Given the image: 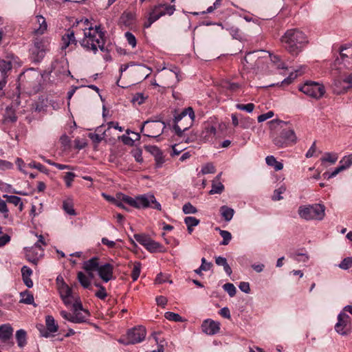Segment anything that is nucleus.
<instances>
[{
    "label": "nucleus",
    "instance_id": "obj_1",
    "mask_svg": "<svg viewBox=\"0 0 352 352\" xmlns=\"http://www.w3.org/2000/svg\"><path fill=\"white\" fill-rule=\"evenodd\" d=\"M104 35L105 32L102 29L100 25H91L84 29V38L80 44L87 51H91L96 54L98 49L102 52L104 51Z\"/></svg>",
    "mask_w": 352,
    "mask_h": 352
},
{
    "label": "nucleus",
    "instance_id": "obj_2",
    "mask_svg": "<svg viewBox=\"0 0 352 352\" xmlns=\"http://www.w3.org/2000/svg\"><path fill=\"white\" fill-rule=\"evenodd\" d=\"M285 49L292 54H298L308 43L307 36L300 30L292 29L287 30L282 37Z\"/></svg>",
    "mask_w": 352,
    "mask_h": 352
},
{
    "label": "nucleus",
    "instance_id": "obj_3",
    "mask_svg": "<svg viewBox=\"0 0 352 352\" xmlns=\"http://www.w3.org/2000/svg\"><path fill=\"white\" fill-rule=\"evenodd\" d=\"M271 128L279 126L281 130L276 135L273 137V143L278 148H285L295 144L297 142V137L294 131L289 128H283L285 123L279 120H274L270 122Z\"/></svg>",
    "mask_w": 352,
    "mask_h": 352
},
{
    "label": "nucleus",
    "instance_id": "obj_4",
    "mask_svg": "<svg viewBox=\"0 0 352 352\" xmlns=\"http://www.w3.org/2000/svg\"><path fill=\"white\" fill-rule=\"evenodd\" d=\"M117 198L124 204L135 208H145L151 207L157 210H161V204L156 200L153 195H143L135 198L123 193H117Z\"/></svg>",
    "mask_w": 352,
    "mask_h": 352
},
{
    "label": "nucleus",
    "instance_id": "obj_5",
    "mask_svg": "<svg viewBox=\"0 0 352 352\" xmlns=\"http://www.w3.org/2000/svg\"><path fill=\"white\" fill-rule=\"evenodd\" d=\"M298 213L300 218L306 221H321L325 216V206L320 204L300 206Z\"/></svg>",
    "mask_w": 352,
    "mask_h": 352
},
{
    "label": "nucleus",
    "instance_id": "obj_6",
    "mask_svg": "<svg viewBox=\"0 0 352 352\" xmlns=\"http://www.w3.org/2000/svg\"><path fill=\"white\" fill-rule=\"evenodd\" d=\"M72 313H68L66 311H61L60 316L65 320L73 323L85 322L89 316L88 310L82 307V302L80 299L73 302Z\"/></svg>",
    "mask_w": 352,
    "mask_h": 352
},
{
    "label": "nucleus",
    "instance_id": "obj_7",
    "mask_svg": "<svg viewBox=\"0 0 352 352\" xmlns=\"http://www.w3.org/2000/svg\"><path fill=\"white\" fill-rule=\"evenodd\" d=\"M194 120L195 112L193 109L189 107L184 109L175 117L174 129L176 133L181 135L183 131L188 129L192 125Z\"/></svg>",
    "mask_w": 352,
    "mask_h": 352
},
{
    "label": "nucleus",
    "instance_id": "obj_8",
    "mask_svg": "<svg viewBox=\"0 0 352 352\" xmlns=\"http://www.w3.org/2000/svg\"><path fill=\"white\" fill-rule=\"evenodd\" d=\"M298 89L307 96L317 100L321 98L326 91L322 84L314 81L305 82Z\"/></svg>",
    "mask_w": 352,
    "mask_h": 352
},
{
    "label": "nucleus",
    "instance_id": "obj_9",
    "mask_svg": "<svg viewBox=\"0 0 352 352\" xmlns=\"http://www.w3.org/2000/svg\"><path fill=\"white\" fill-rule=\"evenodd\" d=\"M166 125L160 120H146L141 127V132L145 131L144 135L157 138L160 136L165 129Z\"/></svg>",
    "mask_w": 352,
    "mask_h": 352
},
{
    "label": "nucleus",
    "instance_id": "obj_10",
    "mask_svg": "<svg viewBox=\"0 0 352 352\" xmlns=\"http://www.w3.org/2000/svg\"><path fill=\"white\" fill-rule=\"evenodd\" d=\"M333 93L342 94L352 89V73L344 74L334 78L332 83Z\"/></svg>",
    "mask_w": 352,
    "mask_h": 352
},
{
    "label": "nucleus",
    "instance_id": "obj_11",
    "mask_svg": "<svg viewBox=\"0 0 352 352\" xmlns=\"http://www.w3.org/2000/svg\"><path fill=\"white\" fill-rule=\"evenodd\" d=\"M263 51H254L248 52L244 57L242 64L246 69H256L260 68L264 63V57L261 56Z\"/></svg>",
    "mask_w": 352,
    "mask_h": 352
},
{
    "label": "nucleus",
    "instance_id": "obj_12",
    "mask_svg": "<svg viewBox=\"0 0 352 352\" xmlns=\"http://www.w3.org/2000/svg\"><path fill=\"white\" fill-rule=\"evenodd\" d=\"M175 10V6L159 4L154 6L148 14V22H155L165 15H172Z\"/></svg>",
    "mask_w": 352,
    "mask_h": 352
},
{
    "label": "nucleus",
    "instance_id": "obj_13",
    "mask_svg": "<svg viewBox=\"0 0 352 352\" xmlns=\"http://www.w3.org/2000/svg\"><path fill=\"white\" fill-rule=\"evenodd\" d=\"M49 45L47 38H38L34 41V47L32 49V58L34 62H40L45 56Z\"/></svg>",
    "mask_w": 352,
    "mask_h": 352
},
{
    "label": "nucleus",
    "instance_id": "obj_14",
    "mask_svg": "<svg viewBox=\"0 0 352 352\" xmlns=\"http://www.w3.org/2000/svg\"><path fill=\"white\" fill-rule=\"evenodd\" d=\"M58 292L63 303L67 307L80 299L78 295L73 294L72 288L64 283L63 279L61 284L58 285Z\"/></svg>",
    "mask_w": 352,
    "mask_h": 352
},
{
    "label": "nucleus",
    "instance_id": "obj_15",
    "mask_svg": "<svg viewBox=\"0 0 352 352\" xmlns=\"http://www.w3.org/2000/svg\"><path fill=\"white\" fill-rule=\"evenodd\" d=\"M146 336V329L144 327L139 326L130 329L126 336L125 344H134L143 341Z\"/></svg>",
    "mask_w": 352,
    "mask_h": 352
},
{
    "label": "nucleus",
    "instance_id": "obj_16",
    "mask_svg": "<svg viewBox=\"0 0 352 352\" xmlns=\"http://www.w3.org/2000/svg\"><path fill=\"white\" fill-rule=\"evenodd\" d=\"M335 330L342 336H346L351 331L350 317L345 313H340L338 316V322Z\"/></svg>",
    "mask_w": 352,
    "mask_h": 352
},
{
    "label": "nucleus",
    "instance_id": "obj_17",
    "mask_svg": "<svg viewBox=\"0 0 352 352\" xmlns=\"http://www.w3.org/2000/svg\"><path fill=\"white\" fill-rule=\"evenodd\" d=\"M113 266L109 263L100 265L97 270L99 277L105 283L114 278Z\"/></svg>",
    "mask_w": 352,
    "mask_h": 352
},
{
    "label": "nucleus",
    "instance_id": "obj_18",
    "mask_svg": "<svg viewBox=\"0 0 352 352\" xmlns=\"http://www.w3.org/2000/svg\"><path fill=\"white\" fill-rule=\"evenodd\" d=\"M201 329L206 334L212 336L219 333L220 323L212 319H206L202 322Z\"/></svg>",
    "mask_w": 352,
    "mask_h": 352
},
{
    "label": "nucleus",
    "instance_id": "obj_19",
    "mask_svg": "<svg viewBox=\"0 0 352 352\" xmlns=\"http://www.w3.org/2000/svg\"><path fill=\"white\" fill-rule=\"evenodd\" d=\"M45 323L47 331H41V334L43 337L48 338L50 333H56L58 331V327L56 323L53 316H47L45 318Z\"/></svg>",
    "mask_w": 352,
    "mask_h": 352
},
{
    "label": "nucleus",
    "instance_id": "obj_20",
    "mask_svg": "<svg viewBox=\"0 0 352 352\" xmlns=\"http://www.w3.org/2000/svg\"><path fill=\"white\" fill-rule=\"evenodd\" d=\"M76 44V40L73 30L69 29L62 36L61 50H66L70 45Z\"/></svg>",
    "mask_w": 352,
    "mask_h": 352
},
{
    "label": "nucleus",
    "instance_id": "obj_21",
    "mask_svg": "<svg viewBox=\"0 0 352 352\" xmlns=\"http://www.w3.org/2000/svg\"><path fill=\"white\" fill-rule=\"evenodd\" d=\"M340 58L337 59V61L341 60L346 66H349L352 61V47H342L340 51Z\"/></svg>",
    "mask_w": 352,
    "mask_h": 352
},
{
    "label": "nucleus",
    "instance_id": "obj_22",
    "mask_svg": "<svg viewBox=\"0 0 352 352\" xmlns=\"http://www.w3.org/2000/svg\"><path fill=\"white\" fill-rule=\"evenodd\" d=\"M13 333V329L10 324H4L0 326V339L3 342L9 340Z\"/></svg>",
    "mask_w": 352,
    "mask_h": 352
},
{
    "label": "nucleus",
    "instance_id": "obj_23",
    "mask_svg": "<svg viewBox=\"0 0 352 352\" xmlns=\"http://www.w3.org/2000/svg\"><path fill=\"white\" fill-rule=\"evenodd\" d=\"M99 265V258L95 256L85 261L82 267L87 272H90V271H97Z\"/></svg>",
    "mask_w": 352,
    "mask_h": 352
},
{
    "label": "nucleus",
    "instance_id": "obj_24",
    "mask_svg": "<svg viewBox=\"0 0 352 352\" xmlns=\"http://www.w3.org/2000/svg\"><path fill=\"white\" fill-rule=\"evenodd\" d=\"M21 274L23 280L25 285L28 287L31 288L33 286V282L30 278L32 274V270L28 266H23L21 269Z\"/></svg>",
    "mask_w": 352,
    "mask_h": 352
},
{
    "label": "nucleus",
    "instance_id": "obj_25",
    "mask_svg": "<svg viewBox=\"0 0 352 352\" xmlns=\"http://www.w3.org/2000/svg\"><path fill=\"white\" fill-rule=\"evenodd\" d=\"M225 26L222 25L223 29H226L234 38L241 40L243 38V34L240 30L231 23H225Z\"/></svg>",
    "mask_w": 352,
    "mask_h": 352
},
{
    "label": "nucleus",
    "instance_id": "obj_26",
    "mask_svg": "<svg viewBox=\"0 0 352 352\" xmlns=\"http://www.w3.org/2000/svg\"><path fill=\"white\" fill-rule=\"evenodd\" d=\"M216 134V128L213 126H208L202 131L201 138L204 142H209L212 140Z\"/></svg>",
    "mask_w": 352,
    "mask_h": 352
},
{
    "label": "nucleus",
    "instance_id": "obj_27",
    "mask_svg": "<svg viewBox=\"0 0 352 352\" xmlns=\"http://www.w3.org/2000/svg\"><path fill=\"white\" fill-rule=\"evenodd\" d=\"M46 245L47 244L44 240L43 236L42 235H39L38 240L34 244V247L25 248V252H26V256L30 261V256L34 253V249L39 248L41 251H43V250L41 249V245Z\"/></svg>",
    "mask_w": 352,
    "mask_h": 352
},
{
    "label": "nucleus",
    "instance_id": "obj_28",
    "mask_svg": "<svg viewBox=\"0 0 352 352\" xmlns=\"http://www.w3.org/2000/svg\"><path fill=\"white\" fill-rule=\"evenodd\" d=\"M265 162L268 166H272L276 171L280 170L283 168V163L278 162L273 155L267 156Z\"/></svg>",
    "mask_w": 352,
    "mask_h": 352
},
{
    "label": "nucleus",
    "instance_id": "obj_29",
    "mask_svg": "<svg viewBox=\"0 0 352 352\" xmlns=\"http://www.w3.org/2000/svg\"><path fill=\"white\" fill-rule=\"evenodd\" d=\"M3 197L6 199V201L16 206H19V209L20 211H21L23 208V204L21 201V199L19 197L15 196V195H4Z\"/></svg>",
    "mask_w": 352,
    "mask_h": 352
},
{
    "label": "nucleus",
    "instance_id": "obj_30",
    "mask_svg": "<svg viewBox=\"0 0 352 352\" xmlns=\"http://www.w3.org/2000/svg\"><path fill=\"white\" fill-rule=\"evenodd\" d=\"M12 63L10 60H0V72L1 76H8V72L12 69Z\"/></svg>",
    "mask_w": 352,
    "mask_h": 352
},
{
    "label": "nucleus",
    "instance_id": "obj_31",
    "mask_svg": "<svg viewBox=\"0 0 352 352\" xmlns=\"http://www.w3.org/2000/svg\"><path fill=\"white\" fill-rule=\"evenodd\" d=\"M220 212L226 221H230L233 217L234 210L227 206H223L220 208Z\"/></svg>",
    "mask_w": 352,
    "mask_h": 352
},
{
    "label": "nucleus",
    "instance_id": "obj_32",
    "mask_svg": "<svg viewBox=\"0 0 352 352\" xmlns=\"http://www.w3.org/2000/svg\"><path fill=\"white\" fill-rule=\"evenodd\" d=\"M20 302L26 305H34V306H36V305L34 303V301L33 294L30 292L25 291L23 292H21L20 294Z\"/></svg>",
    "mask_w": 352,
    "mask_h": 352
},
{
    "label": "nucleus",
    "instance_id": "obj_33",
    "mask_svg": "<svg viewBox=\"0 0 352 352\" xmlns=\"http://www.w3.org/2000/svg\"><path fill=\"white\" fill-rule=\"evenodd\" d=\"M16 339L18 346L23 347L26 344V332L23 329H19L16 332Z\"/></svg>",
    "mask_w": 352,
    "mask_h": 352
},
{
    "label": "nucleus",
    "instance_id": "obj_34",
    "mask_svg": "<svg viewBox=\"0 0 352 352\" xmlns=\"http://www.w3.org/2000/svg\"><path fill=\"white\" fill-rule=\"evenodd\" d=\"M122 22H127L136 20V12L133 10H126L123 12L121 16Z\"/></svg>",
    "mask_w": 352,
    "mask_h": 352
},
{
    "label": "nucleus",
    "instance_id": "obj_35",
    "mask_svg": "<svg viewBox=\"0 0 352 352\" xmlns=\"http://www.w3.org/2000/svg\"><path fill=\"white\" fill-rule=\"evenodd\" d=\"M338 159V155L336 153H325L321 158L322 162H329L331 164H335Z\"/></svg>",
    "mask_w": 352,
    "mask_h": 352
},
{
    "label": "nucleus",
    "instance_id": "obj_36",
    "mask_svg": "<svg viewBox=\"0 0 352 352\" xmlns=\"http://www.w3.org/2000/svg\"><path fill=\"white\" fill-rule=\"evenodd\" d=\"M77 279L84 288L87 289L91 285L90 278L87 277V276H86L83 272H79L78 273Z\"/></svg>",
    "mask_w": 352,
    "mask_h": 352
},
{
    "label": "nucleus",
    "instance_id": "obj_37",
    "mask_svg": "<svg viewBox=\"0 0 352 352\" xmlns=\"http://www.w3.org/2000/svg\"><path fill=\"white\" fill-rule=\"evenodd\" d=\"M224 190V186L220 182L213 180L212 184V188L209 193L210 195L221 194Z\"/></svg>",
    "mask_w": 352,
    "mask_h": 352
},
{
    "label": "nucleus",
    "instance_id": "obj_38",
    "mask_svg": "<svg viewBox=\"0 0 352 352\" xmlns=\"http://www.w3.org/2000/svg\"><path fill=\"white\" fill-rule=\"evenodd\" d=\"M339 164L344 170L350 168L352 166V154L344 156Z\"/></svg>",
    "mask_w": 352,
    "mask_h": 352
},
{
    "label": "nucleus",
    "instance_id": "obj_39",
    "mask_svg": "<svg viewBox=\"0 0 352 352\" xmlns=\"http://www.w3.org/2000/svg\"><path fill=\"white\" fill-rule=\"evenodd\" d=\"M63 208L69 215L76 214L75 210L74 209L72 200L70 199H68L63 201Z\"/></svg>",
    "mask_w": 352,
    "mask_h": 352
},
{
    "label": "nucleus",
    "instance_id": "obj_40",
    "mask_svg": "<svg viewBox=\"0 0 352 352\" xmlns=\"http://www.w3.org/2000/svg\"><path fill=\"white\" fill-rule=\"evenodd\" d=\"M141 272V263L140 262H135L131 272V278L133 281L138 280Z\"/></svg>",
    "mask_w": 352,
    "mask_h": 352
},
{
    "label": "nucleus",
    "instance_id": "obj_41",
    "mask_svg": "<svg viewBox=\"0 0 352 352\" xmlns=\"http://www.w3.org/2000/svg\"><path fill=\"white\" fill-rule=\"evenodd\" d=\"M217 230H219V234L223 238V241L221 242V245H228L232 239L231 233L227 230H221L219 228H217Z\"/></svg>",
    "mask_w": 352,
    "mask_h": 352
},
{
    "label": "nucleus",
    "instance_id": "obj_42",
    "mask_svg": "<svg viewBox=\"0 0 352 352\" xmlns=\"http://www.w3.org/2000/svg\"><path fill=\"white\" fill-rule=\"evenodd\" d=\"M133 237L136 240V241H138L139 243H140L145 248L146 247L151 239L147 235L143 234H134Z\"/></svg>",
    "mask_w": 352,
    "mask_h": 352
},
{
    "label": "nucleus",
    "instance_id": "obj_43",
    "mask_svg": "<svg viewBox=\"0 0 352 352\" xmlns=\"http://www.w3.org/2000/svg\"><path fill=\"white\" fill-rule=\"evenodd\" d=\"M222 86L223 88L230 90L232 91H236L241 87V85L236 82H232L226 80L223 82Z\"/></svg>",
    "mask_w": 352,
    "mask_h": 352
},
{
    "label": "nucleus",
    "instance_id": "obj_44",
    "mask_svg": "<svg viewBox=\"0 0 352 352\" xmlns=\"http://www.w3.org/2000/svg\"><path fill=\"white\" fill-rule=\"evenodd\" d=\"M254 124V120L249 117L241 118L240 126L243 129H250Z\"/></svg>",
    "mask_w": 352,
    "mask_h": 352
},
{
    "label": "nucleus",
    "instance_id": "obj_45",
    "mask_svg": "<svg viewBox=\"0 0 352 352\" xmlns=\"http://www.w3.org/2000/svg\"><path fill=\"white\" fill-rule=\"evenodd\" d=\"M165 318L170 321L175 322H182L183 319L182 316H180L178 314H175L174 312L168 311L165 313Z\"/></svg>",
    "mask_w": 352,
    "mask_h": 352
},
{
    "label": "nucleus",
    "instance_id": "obj_46",
    "mask_svg": "<svg viewBox=\"0 0 352 352\" xmlns=\"http://www.w3.org/2000/svg\"><path fill=\"white\" fill-rule=\"evenodd\" d=\"M137 72L142 75L143 79H145L151 74V69L145 65H139Z\"/></svg>",
    "mask_w": 352,
    "mask_h": 352
},
{
    "label": "nucleus",
    "instance_id": "obj_47",
    "mask_svg": "<svg viewBox=\"0 0 352 352\" xmlns=\"http://www.w3.org/2000/svg\"><path fill=\"white\" fill-rule=\"evenodd\" d=\"M216 171L214 166L212 163H207L202 166L201 173L203 175L214 173Z\"/></svg>",
    "mask_w": 352,
    "mask_h": 352
},
{
    "label": "nucleus",
    "instance_id": "obj_48",
    "mask_svg": "<svg viewBox=\"0 0 352 352\" xmlns=\"http://www.w3.org/2000/svg\"><path fill=\"white\" fill-rule=\"evenodd\" d=\"M286 190V188L284 186H281L278 188L276 189L274 191V195L272 197V199L274 201L280 200L283 199L281 195L284 193Z\"/></svg>",
    "mask_w": 352,
    "mask_h": 352
},
{
    "label": "nucleus",
    "instance_id": "obj_49",
    "mask_svg": "<svg viewBox=\"0 0 352 352\" xmlns=\"http://www.w3.org/2000/svg\"><path fill=\"white\" fill-rule=\"evenodd\" d=\"M223 288L230 297H233L236 294V289L232 283H226L223 285Z\"/></svg>",
    "mask_w": 352,
    "mask_h": 352
},
{
    "label": "nucleus",
    "instance_id": "obj_50",
    "mask_svg": "<svg viewBox=\"0 0 352 352\" xmlns=\"http://www.w3.org/2000/svg\"><path fill=\"white\" fill-rule=\"evenodd\" d=\"M160 247H161V245L159 243L155 242V241L150 239L146 248L148 251H150L151 252H154L157 251Z\"/></svg>",
    "mask_w": 352,
    "mask_h": 352
},
{
    "label": "nucleus",
    "instance_id": "obj_51",
    "mask_svg": "<svg viewBox=\"0 0 352 352\" xmlns=\"http://www.w3.org/2000/svg\"><path fill=\"white\" fill-rule=\"evenodd\" d=\"M236 108L239 110L245 111L248 113H251L253 111L254 109V104L253 103H248L246 104H236Z\"/></svg>",
    "mask_w": 352,
    "mask_h": 352
},
{
    "label": "nucleus",
    "instance_id": "obj_52",
    "mask_svg": "<svg viewBox=\"0 0 352 352\" xmlns=\"http://www.w3.org/2000/svg\"><path fill=\"white\" fill-rule=\"evenodd\" d=\"M184 223L187 227H195L199 223V220L194 217H186L184 219Z\"/></svg>",
    "mask_w": 352,
    "mask_h": 352
},
{
    "label": "nucleus",
    "instance_id": "obj_53",
    "mask_svg": "<svg viewBox=\"0 0 352 352\" xmlns=\"http://www.w3.org/2000/svg\"><path fill=\"white\" fill-rule=\"evenodd\" d=\"M76 177L75 173L72 172H67L65 177H64V181L65 182L66 186L67 188H70L72 186V182Z\"/></svg>",
    "mask_w": 352,
    "mask_h": 352
},
{
    "label": "nucleus",
    "instance_id": "obj_54",
    "mask_svg": "<svg viewBox=\"0 0 352 352\" xmlns=\"http://www.w3.org/2000/svg\"><path fill=\"white\" fill-rule=\"evenodd\" d=\"M182 210L185 214H195L197 212V208L190 203L185 204L183 206Z\"/></svg>",
    "mask_w": 352,
    "mask_h": 352
},
{
    "label": "nucleus",
    "instance_id": "obj_55",
    "mask_svg": "<svg viewBox=\"0 0 352 352\" xmlns=\"http://www.w3.org/2000/svg\"><path fill=\"white\" fill-rule=\"evenodd\" d=\"M96 286L99 287V290L96 293V296L102 300H104L107 296V293L104 287L100 284H96Z\"/></svg>",
    "mask_w": 352,
    "mask_h": 352
},
{
    "label": "nucleus",
    "instance_id": "obj_56",
    "mask_svg": "<svg viewBox=\"0 0 352 352\" xmlns=\"http://www.w3.org/2000/svg\"><path fill=\"white\" fill-rule=\"evenodd\" d=\"M125 38H126L128 43L132 47H135L136 46V44H137L136 38H135V36L132 33H131L129 32H126L125 33Z\"/></svg>",
    "mask_w": 352,
    "mask_h": 352
},
{
    "label": "nucleus",
    "instance_id": "obj_57",
    "mask_svg": "<svg viewBox=\"0 0 352 352\" xmlns=\"http://www.w3.org/2000/svg\"><path fill=\"white\" fill-rule=\"evenodd\" d=\"M131 154L133 157L135 158V161L142 163L143 162L142 158V152L140 148H135L131 151Z\"/></svg>",
    "mask_w": 352,
    "mask_h": 352
},
{
    "label": "nucleus",
    "instance_id": "obj_58",
    "mask_svg": "<svg viewBox=\"0 0 352 352\" xmlns=\"http://www.w3.org/2000/svg\"><path fill=\"white\" fill-rule=\"evenodd\" d=\"M352 265V257L345 258L339 264V267L343 270H347Z\"/></svg>",
    "mask_w": 352,
    "mask_h": 352
},
{
    "label": "nucleus",
    "instance_id": "obj_59",
    "mask_svg": "<svg viewBox=\"0 0 352 352\" xmlns=\"http://www.w3.org/2000/svg\"><path fill=\"white\" fill-rule=\"evenodd\" d=\"M39 26L37 28L34 29L33 33L35 35H42L43 34L47 29V23H38Z\"/></svg>",
    "mask_w": 352,
    "mask_h": 352
},
{
    "label": "nucleus",
    "instance_id": "obj_60",
    "mask_svg": "<svg viewBox=\"0 0 352 352\" xmlns=\"http://www.w3.org/2000/svg\"><path fill=\"white\" fill-rule=\"evenodd\" d=\"M342 171H344L343 168L339 165L338 167H336L334 169V170L333 172H331V173H324L323 174V176L325 178L331 179V178L336 177L338 173H340Z\"/></svg>",
    "mask_w": 352,
    "mask_h": 352
},
{
    "label": "nucleus",
    "instance_id": "obj_61",
    "mask_svg": "<svg viewBox=\"0 0 352 352\" xmlns=\"http://www.w3.org/2000/svg\"><path fill=\"white\" fill-rule=\"evenodd\" d=\"M12 168H13L12 163L8 161H6V160H0V170H5L12 169Z\"/></svg>",
    "mask_w": 352,
    "mask_h": 352
},
{
    "label": "nucleus",
    "instance_id": "obj_62",
    "mask_svg": "<svg viewBox=\"0 0 352 352\" xmlns=\"http://www.w3.org/2000/svg\"><path fill=\"white\" fill-rule=\"evenodd\" d=\"M273 116H274V112L272 111H270L267 112L266 113H263V114L258 116L257 120H258V122H262L267 120V119L272 118Z\"/></svg>",
    "mask_w": 352,
    "mask_h": 352
},
{
    "label": "nucleus",
    "instance_id": "obj_63",
    "mask_svg": "<svg viewBox=\"0 0 352 352\" xmlns=\"http://www.w3.org/2000/svg\"><path fill=\"white\" fill-rule=\"evenodd\" d=\"M28 166L30 168L38 169V170L43 173H46L47 171L46 168L43 165H42L40 163H36L35 162H32L31 163L28 164Z\"/></svg>",
    "mask_w": 352,
    "mask_h": 352
},
{
    "label": "nucleus",
    "instance_id": "obj_64",
    "mask_svg": "<svg viewBox=\"0 0 352 352\" xmlns=\"http://www.w3.org/2000/svg\"><path fill=\"white\" fill-rule=\"evenodd\" d=\"M0 212L3 214L4 217H8V209L7 208L6 201L0 199Z\"/></svg>",
    "mask_w": 352,
    "mask_h": 352
}]
</instances>
